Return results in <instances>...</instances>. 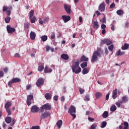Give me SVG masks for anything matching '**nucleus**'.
Here are the masks:
<instances>
[{
  "label": "nucleus",
  "instance_id": "obj_1",
  "mask_svg": "<svg viewBox=\"0 0 129 129\" xmlns=\"http://www.w3.org/2000/svg\"><path fill=\"white\" fill-rule=\"evenodd\" d=\"M72 70L74 73L75 74H78L81 72V68L79 67V60H78L77 62H75L72 65Z\"/></svg>",
  "mask_w": 129,
  "mask_h": 129
},
{
  "label": "nucleus",
  "instance_id": "obj_2",
  "mask_svg": "<svg viewBox=\"0 0 129 129\" xmlns=\"http://www.w3.org/2000/svg\"><path fill=\"white\" fill-rule=\"evenodd\" d=\"M68 113L73 116V118H76V107L74 105H71L68 110Z\"/></svg>",
  "mask_w": 129,
  "mask_h": 129
},
{
  "label": "nucleus",
  "instance_id": "obj_3",
  "mask_svg": "<svg viewBox=\"0 0 129 129\" xmlns=\"http://www.w3.org/2000/svg\"><path fill=\"white\" fill-rule=\"evenodd\" d=\"M99 50V49H98V51H95V52H94L91 59L92 62H95L98 60V56H99V55H100V53H98Z\"/></svg>",
  "mask_w": 129,
  "mask_h": 129
},
{
  "label": "nucleus",
  "instance_id": "obj_4",
  "mask_svg": "<svg viewBox=\"0 0 129 129\" xmlns=\"http://www.w3.org/2000/svg\"><path fill=\"white\" fill-rule=\"evenodd\" d=\"M44 109H45V110H50V109H51V105L49 104L48 103L43 105L40 108L39 112H44Z\"/></svg>",
  "mask_w": 129,
  "mask_h": 129
},
{
  "label": "nucleus",
  "instance_id": "obj_5",
  "mask_svg": "<svg viewBox=\"0 0 129 129\" xmlns=\"http://www.w3.org/2000/svg\"><path fill=\"white\" fill-rule=\"evenodd\" d=\"M18 82H21V79L18 78H15L13 79L11 81H10L8 82V85L9 86H11L13 83H17Z\"/></svg>",
  "mask_w": 129,
  "mask_h": 129
},
{
  "label": "nucleus",
  "instance_id": "obj_6",
  "mask_svg": "<svg viewBox=\"0 0 129 129\" xmlns=\"http://www.w3.org/2000/svg\"><path fill=\"white\" fill-rule=\"evenodd\" d=\"M7 31L8 34H13L16 32V29L14 27H12L11 25H7Z\"/></svg>",
  "mask_w": 129,
  "mask_h": 129
},
{
  "label": "nucleus",
  "instance_id": "obj_7",
  "mask_svg": "<svg viewBox=\"0 0 129 129\" xmlns=\"http://www.w3.org/2000/svg\"><path fill=\"white\" fill-rule=\"evenodd\" d=\"M44 82H45L44 79L40 78L37 80L36 84L38 87H40L44 85Z\"/></svg>",
  "mask_w": 129,
  "mask_h": 129
},
{
  "label": "nucleus",
  "instance_id": "obj_8",
  "mask_svg": "<svg viewBox=\"0 0 129 129\" xmlns=\"http://www.w3.org/2000/svg\"><path fill=\"white\" fill-rule=\"evenodd\" d=\"M51 115V113L50 112H44L41 114V116H40L41 119H44L45 118H47L48 116Z\"/></svg>",
  "mask_w": 129,
  "mask_h": 129
},
{
  "label": "nucleus",
  "instance_id": "obj_9",
  "mask_svg": "<svg viewBox=\"0 0 129 129\" xmlns=\"http://www.w3.org/2000/svg\"><path fill=\"white\" fill-rule=\"evenodd\" d=\"M40 110V108L36 105H34L31 107V111L33 113H37Z\"/></svg>",
  "mask_w": 129,
  "mask_h": 129
},
{
  "label": "nucleus",
  "instance_id": "obj_10",
  "mask_svg": "<svg viewBox=\"0 0 129 129\" xmlns=\"http://www.w3.org/2000/svg\"><path fill=\"white\" fill-rule=\"evenodd\" d=\"M34 98L33 96L32 95H27V105L29 106V105H31V100H32V99H33V98Z\"/></svg>",
  "mask_w": 129,
  "mask_h": 129
},
{
  "label": "nucleus",
  "instance_id": "obj_11",
  "mask_svg": "<svg viewBox=\"0 0 129 129\" xmlns=\"http://www.w3.org/2000/svg\"><path fill=\"white\" fill-rule=\"evenodd\" d=\"M64 8L67 14H70L71 12V6L67 4L64 5Z\"/></svg>",
  "mask_w": 129,
  "mask_h": 129
},
{
  "label": "nucleus",
  "instance_id": "obj_12",
  "mask_svg": "<svg viewBox=\"0 0 129 129\" xmlns=\"http://www.w3.org/2000/svg\"><path fill=\"white\" fill-rule=\"evenodd\" d=\"M62 19L64 23H67V22H69V21L71 20V17H70V16L63 15L62 16Z\"/></svg>",
  "mask_w": 129,
  "mask_h": 129
},
{
  "label": "nucleus",
  "instance_id": "obj_13",
  "mask_svg": "<svg viewBox=\"0 0 129 129\" xmlns=\"http://www.w3.org/2000/svg\"><path fill=\"white\" fill-rule=\"evenodd\" d=\"M105 10V4H104V2L101 4L99 6V11L100 12H104Z\"/></svg>",
  "mask_w": 129,
  "mask_h": 129
},
{
  "label": "nucleus",
  "instance_id": "obj_14",
  "mask_svg": "<svg viewBox=\"0 0 129 129\" xmlns=\"http://www.w3.org/2000/svg\"><path fill=\"white\" fill-rule=\"evenodd\" d=\"M92 24H93V28L96 30H97L99 28V24L97 21H92Z\"/></svg>",
  "mask_w": 129,
  "mask_h": 129
},
{
  "label": "nucleus",
  "instance_id": "obj_15",
  "mask_svg": "<svg viewBox=\"0 0 129 129\" xmlns=\"http://www.w3.org/2000/svg\"><path fill=\"white\" fill-rule=\"evenodd\" d=\"M12 101H7L5 106V108H10V107H11V106H12Z\"/></svg>",
  "mask_w": 129,
  "mask_h": 129
},
{
  "label": "nucleus",
  "instance_id": "obj_16",
  "mask_svg": "<svg viewBox=\"0 0 129 129\" xmlns=\"http://www.w3.org/2000/svg\"><path fill=\"white\" fill-rule=\"evenodd\" d=\"M112 97L114 99H115L117 97V89H115L113 91Z\"/></svg>",
  "mask_w": 129,
  "mask_h": 129
},
{
  "label": "nucleus",
  "instance_id": "obj_17",
  "mask_svg": "<svg viewBox=\"0 0 129 129\" xmlns=\"http://www.w3.org/2000/svg\"><path fill=\"white\" fill-rule=\"evenodd\" d=\"M30 37L31 40H35V38H36V33L34 32L31 31L30 33Z\"/></svg>",
  "mask_w": 129,
  "mask_h": 129
},
{
  "label": "nucleus",
  "instance_id": "obj_18",
  "mask_svg": "<svg viewBox=\"0 0 129 129\" xmlns=\"http://www.w3.org/2000/svg\"><path fill=\"white\" fill-rule=\"evenodd\" d=\"M62 124H63V121L62 120H59L56 122V125L58 126V128H61V126H62Z\"/></svg>",
  "mask_w": 129,
  "mask_h": 129
},
{
  "label": "nucleus",
  "instance_id": "obj_19",
  "mask_svg": "<svg viewBox=\"0 0 129 129\" xmlns=\"http://www.w3.org/2000/svg\"><path fill=\"white\" fill-rule=\"evenodd\" d=\"M52 71H53V70L52 69H49L48 70V66H46L44 69V73H51Z\"/></svg>",
  "mask_w": 129,
  "mask_h": 129
},
{
  "label": "nucleus",
  "instance_id": "obj_20",
  "mask_svg": "<svg viewBox=\"0 0 129 129\" xmlns=\"http://www.w3.org/2000/svg\"><path fill=\"white\" fill-rule=\"evenodd\" d=\"M116 56H121L122 55H124V51H121L120 49H118V51H116Z\"/></svg>",
  "mask_w": 129,
  "mask_h": 129
},
{
  "label": "nucleus",
  "instance_id": "obj_21",
  "mask_svg": "<svg viewBox=\"0 0 129 129\" xmlns=\"http://www.w3.org/2000/svg\"><path fill=\"white\" fill-rule=\"evenodd\" d=\"M61 58L63 59V60H68L69 59V56L66 54H62L61 55Z\"/></svg>",
  "mask_w": 129,
  "mask_h": 129
},
{
  "label": "nucleus",
  "instance_id": "obj_22",
  "mask_svg": "<svg viewBox=\"0 0 129 129\" xmlns=\"http://www.w3.org/2000/svg\"><path fill=\"white\" fill-rule=\"evenodd\" d=\"M121 99H122V100H121V101H122L123 103H124L128 101V99L127 98V97L126 96H124L122 97Z\"/></svg>",
  "mask_w": 129,
  "mask_h": 129
},
{
  "label": "nucleus",
  "instance_id": "obj_23",
  "mask_svg": "<svg viewBox=\"0 0 129 129\" xmlns=\"http://www.w3.org/2000/svg\"><path fill=\"white\" fill-rule=\"evenodd\" d=\"M122 103V101L118 100L117 102L115 103V104L116 106L118 107V108H119V107H120V105H121Z\"/></svg>",
  "mask_w": 129,
  "mask_h": 129
},
{
  "label": "nucleus",
  "instance_id": "obj_24",
  "mask_svg": "<svg viewBox=\"0 0 129 129\" xmlns=\"http://www.w3.org/2000/svg\"><path fill=\"white\" fill-rule=\"evenodd\" d=\"M40 39L43 42H46V40H48V36H47V35H43L40 37Z\"/></svg>",
  "mask_w": 129,
  "mask_h": 129
},
{
  "label": "nucleus",
  "instance_id": "obj_25",
  "mask_svg": "<svg viewBox=\"0 0 129 129\" xmlns=\"http://www.w3.org/2000/svg\"><path fill=\"white\" fill-rule=\"evenodd\" d=\"M5 121L7 123H10L11 121H12V117L10 116L7 117L5 119Z\"/></svg>",
  "mask_w": 129,
  "mask_h": 129
},
{
  "label": "nucleus",
  "instance_id": "obj_26",
  "mask_svg": "<svg viewBox=\"0 0 129 129\" xmlns=\"http://www.w3.org/2000/svg\"><path fill=\"white\" fill-rule=\"evenodd\" d=\"M129 48V44L125 43L123 46L121 47L122 50H127V48Z\"/></svg>",
  "mask_w": 129,
  "mask_h": 129
},
{
  "label": "nucleus",
  "instance_id": "obj_27",
  "mask_svg": "<svg viewBox=\"0 0 129 129\" xmlns=\"http://www.w3.org/2000/svg\"><path fill=\"white\" fill-rule=\"evenodd\" d=\"M116 14L118 16H121V15H123V10H119L116 11Z\"/></svg>",
  "mask_w": 129,
  "mask_h": 129
},
{
  "label": "nucleus",
  "instance_id": "obj_28",
  "mask_svg": "<svg viewBox=\"0 0 129 129\" xmlns=\"http://www.w3.org/2000/svg\"><path fill=\"white\" fill-rule=\"evenodd\" d=\"M45 97L46 98V99H51L52 98V96H51V95L50 94V93H47L46 94Z\"/></svg>",
  "mask_w": 129,
  "mask_h": 129
},
{
  "label": "nucleus",
  "instance_id": "obj_29",
  "mask_svg": "<svg viewBox=\"0 0 129 129\" xmlns=\"http://www.w3.org/2000/svg\"><path fill=\"white\" fill-rule=\"evenodd\" d=\"M39 72H42L44 70V63L42 66H39L38 69Z\"/></svg>",
  "mask_w": 129,
  "mask_h": 129
},
{
  "label": "nucleus",
  "instance_id": "obj_30",
  "mask_svg": "<svg viewBox=\"0 0 129 129\" xmlns=\"http://www.w3.org/2000/svg\"><path fill=\"white\" fill-rule=\"evenodd\" d=\"M82 74H83V75H85V74H87V73H88V72H89V71L88 70V69H86V68H84L83 70H82Z\"/></svg>",
  "mask_w": 129,
  "mask_h": 129
},
{
  "label": "nucleus",
  "instance_id": "obj_31",
  "mask_svg": "<svg viewBox=\"0 0 129 129\" xmlns=\"http://www.w3.org/2000/svg\"><path fill=\"white\" fill-rule=\"evenodd\" d=\"M102 116L104 118H106L108 116V112L105 111L102 114Z\"/></svg>",
  "mask_w": 129,
  "mask_h": 129
},
{
  "label": "nucleus",
  "instance_id": "obj_32",
  "mask_svg": "<svg viewBox=\"0 0 129 129\" xmlns=\"http://www.w3.org/2000/svg\"><path fill=\"white\" fill-rule=\"evenodd\" d=\"M96 98H99L102 96V94L100 92H97L95 94Z\"/></svg>",
  "mask_w": 129,
  "mask_h": 129
},
{
  "label": "nucleus",
  "instance_id": "obj_33",
  "mask_svg": "<svg viewBox=\"0 0 129 129\" xmlns=\"http://www.w3.org/2000/svg\"><path fill=\"white\" fill-rule=\"evenodd\" d=\"M107 124V122L106 121H103L101 123V128H104L105 126H106V125Z\"/></svg>",
  "mask_w": 129,
  "mask_h": 129
},
{
  "label": "nucleus",
  "instance_id": "obj_34",
  "mask_svg": "<svg viewBox=\"0 0 129 129\" xmlns=\"http://www.w3.org/2000/svg\"><path fill=\"white\" fill-rule=\"evenodd\" d=\"M81 61H88V58L85 57V56L83 55L82 57L81 58Z\"/></svg>",
  "mask_w": 129,
  "mask_h": 129
},
{
  "label": "nucleus",
  "instance_id": "obj_35",
  "mask_svg": "<svg viewBox=\"0 0 129 129\" xmlns=\"http://www.w3.org/2000/svg\"><path fill=\"white\" fill-rule=\"evenodd\" d=\"M10 22H11V18L10 17V16H7V17L5 18V22L6 23V24H9Z\"/></svg>",
  "mask_w": 129,
  "mask_h": 129
},
{
  "label": "nucleus",
  "instance_id": "obj_36",
  "mask_svg": "<svg viewBox=\"0 0 129 129\" xmlns=\"http://www.w3.org/2000/svg\"><path fill=\"white\" fill-rule=\"evenodd\" d=\"M31 23H34L36 22L37 18L36 17L34 16L33 17H30Z\"/></svg>",
  "mask_w": 129,
  "mask_h": 129
},
{
  "label": "nucleus",
  "instance_id": "obj_37",
  "mask_svg": "<svg viewBox=\"0 0 129 129\" xmlns=\"http://www.w3.org/2000/svg\"><path fill=\"white\" fill-rule=\"evenodd\" d=\"M110 110L111 111H113V112H114V111L116 110V106H115L114 105H112L110 107Z\"/></svg>",
  "mask_w": 129,
  "mask_h": 129
},
{
  "label": "nucleus",
  "instance_id": "obj_38",
  "mask_svg": "<svg viewBox=\"0 0 129 129\" xmlns=\"http://www.w3.org/2000/svg\"><path fill=\"white\" fill-rule=\"evenodd\" d=\"M112 42L110 40L108 39H106V44L107 46H109V45H111Z\"/></svg>",
  "mask_w": 129,
  "mask_h": 129
},
{
  "label": "nucleus",
  "instance_id": "obj_39",
  "mask_svg": "<svg viewBox=\"0 0 129 129\" xmlns=\"http://www.w3.org/2000/svg\"><path fill=\"white\" fill-rule=\"evenodd\" d=\"M100 21L103 24H106V18L105 16L103 17V19L100 20Z\"/></svg>",
  "mask_w": 129,
  "mask_h": 129
},
{
  "label": "nucleus",
  "instance_id": "obj_40",
  "mask_svg": "<svg viewBox=\"0 0 129 129\" xmlns=\"http://www.w3.org/2000/svg\"><path fill=\"white\" fill-rule=\"evenodd\" d=\"M11 11H12V7H11L9 10H8L6 12L8 17H10V16L11 15Z\"/></svg>",
  "mask_w": 129,
  "mask_h": 129
},
{
  "label": "nucleus",
  "instance_id": "obj_41",
  "mask_svg": "<svg viewBox=\"0 0 129 129\" xmlns=\"http://www.w3.org/2000/svg\"><path fill=\"white\" fill-rule=\"evenodd\" d=\"M87 62H83L81 64V67H82V68H85V67H87Z\"/></svg>",
  "mask_w": 129,
  "mask_h": 129
},
{
  "label": "nucleus",
  "instance_id": "obj_42",
  "mask_svg": "<svg viewBox=\"0 0 129 129\" xmlns=\"http://www.w3.org/2000/svg\"><path fill=\"white\" fill-rule=\"evenodd\" d=\"M124 125L123 129H128V123L127 122H124Z\"/></svg>",
  "mask_w": 129,
  "mask_h": 129
},
{
  "label": "nucleus",
  "instance_id": "obj_43",
  "mask_svg": "<svg viewBox=\"0 0 129 129\" xmlns=\"http://www.w3.org/2000/svg\"><path fill=\"white\" fill-rule=\"evenodd\" d=\"M15 122H16V119L13 118L11 120V126H14V125H15Z\"/></svg>",
  "mask_w": 129,
  "mask_h": 129
},
{
  "label": "nucleus",
  "instance_id": "obj_44",
  "mask_svg": "<svg viewBox=\"0 0 129 129\" xmlns=\"http://www.w3.org/2000/svg\"><path fill=\"white\" fill-rule=\"evenodd\" d=\"M5 108L8 113V115H11V114H12V112L11 111V109H10V108Z\"/></svg>",
  "mask_w": 129,
  "mask_h": 129
},
{
  "label": "nucleus",
  "instance_id": "obj_45",
  "mask_svg": "<svg viewBox=\"0 0 129 129\" xmlns=\"http://www.w3.org/2000/svg\"><path fill=\"white\" fill-rule=\"evenodd\" d=\"M104 44H106V39H104L101 41V46L104 45Z\"/></svg>",
  "mask_w": 129,
  "mask_h": 129
},
{
  "label": "nucleus",
  "instance_id": "obj_46",
  "mask_svg": "<svg viewBox=\"0 0 129 129\" xmlns=\"http://www.w3.org/2000/svg\"><path fill=\"white\" fill-rule=\"evenodd\" d=\"M29 18H32L33 17V16H34V10H31L29 12Z\"/></svg>",
  "mask_w": 129,
  "mask_h": 129
},
{
  "label": "nucleus",
  "instance_id": "obj_47",
  "mask_svg": "<svg viewBox=\"0 0 129 129\" xmlns=\"http://www.w3.org/2000/svg\"><path fill=\"white\" fill-rule=\"evenodd\" d=\"M84 100L85 101H89V95H86L85 96Z\"/></svg>",
  "mask_w": 129,
  "mask_h": 129
},
{
  "label": "nucleus",
  "instance_id": "obj_48",
  "mask_svg": "<svg viewBox=\"0 0 129 129\" xmlns=\"http://www.w3.org/2000/svg\"><path fill=\"white\" fill-rule=\"evenodd\" d=\"M50 37H51V39H55V32L51 33Z\"/></svg>",
  "mask_w": 129,
  "mask_h": 129
},
{
  "label": "nucleus",
  "instance_id": "obj_49",
  "mask_svg": "<svg viewBox=\"0 0 129 129\" xmlns=\"http://www.w3.org/2000/svg\"><path fill=\"white\" fill-rule=\"evenodd\" d=\"M44 23H48V22H49V18L48 17H45L44 20H43Z\"/></svg>",
  "mask_w": 129,
  "mask_h": 129
},
{
  "label": "nucleus",
  "instance_id": "obj_50",
  "mask_svg": "<svg viewBox=\"0 0 129 129\" xmlns=\"http://www.w3.org/2000/svg\"><path fill=\"white\" fill-rule=\"evenodd\" d=\"M109 51H112L113 50V45L111 44L108 47Z\"/></svg>",
  "mask_w": 129,
  "mask_h": 129
},
{
  "label": "nucleus",
  "instance_id": "obj_51",
  "mask_svg": "<svg viewBox=\"0 0 129 129\" xmlns=\"http://www.w3.org/2000/svg\"><path fill=\"white\" fill-rule=\"evenodd\" d=\"M80 94H83L84 92H85V90L83 89L80 88L79 90Z\"/></svg>",
  "mask_w": 129,
  "mask_h": 129
},
{
  "label": "nucleus",
  "instance_id": "obj_52",
  "mask_svg": "<svg viewBox=\"0 0 129 129\" xmlns=\"http://www.w3.org/2000/svg\"><path fill=\"white\" fill-rule=\"evenodd\" d=\"M8 10H9V8H8V7H7V6H4L3 7V11L7 12V11H8Z\"/></svg>",
  "mask_w": 129,
  "mask_h": 129
},
{
  "label": "nucleus",
  "instance_id": "obj_53",
  "mask_svg": "<svg viewBox=\"0 0 129 129\" xmlns=\"http://www.w3.org/2000/svg\"><path fill=\"white\" fill-rule=\"evenodd\" d=\"M115 7V4L114 3H112L110 6V9H113Z\"/></svg>",
  "mask_w": 129,
  "mask_h": 129
},
{
  "label": "nucleus",
  "instance_id": "obj_54",
  "mask_svg": "<svg viewBox=\"0 0 129 129\" xmlns=\"http://www.w3.org/2000/svg\"><path fill=\"white\" fill-rule=\"evenodd\" d=\"M39 24H41V25H43V24H44V20H42V19L41 18H39Z\"/></svg>",
  "mask_w": 129,
  "mask_h": 129
},
{
  "label": "nucleus",
  "instance_id": "obj_55",
  "mask_svg": "<svg viewBox=\"0 0 129 129\" xmlns=\"http://www.w3.org/2000/svg\"><path fill=\"white\" fill-rule=\"evenodd\" d=\"M101 29H102L103 30V29H105V28H106V25H105V24H102L101 26Z\"/></svg>",
  "mask_w": 129,
  "mask_h": 129
},
{
  "label": "nucleus",
  "instance_id": "obj_56",
  "mask_svg": "<svg viewBox=\"0 0 129 129\" xmlns=\"http://www.w3.org/2000/svg\"><path fill=\"white\" fill-rule=\"evenodd\" d=\"M95 127H96V125L93 124L91 127H90V129H95Z\"/></svg>",
  "mask_w": 129,
  "mask_h": 129
},
{
  "label": "nucleus",
  "instance_id": "obj_57",
  "mask_svg": "<svg viewBox=\"0 0 129 129\" xmlns=\"http://www.w3.org/2000/svg\"><path fill=\"white\" fill-rule=\"evenodd\" d=\"M46 51L49 52V50H50L51 47L49 46H47L46 47Z\"/></svg>",
  "mask_w": 129,
  "mask_h": 129
},
{
  "label": "nucleus",
  "instance_id": "obj_58",
  "mask_svg": "<svg viewBox=\"0 0 129 129\" xmlns=\"http://www.w3.org/2000/svg\"><path fill=\"white\" fill-rule=\"evenodd\" d=\"M14 57H16L17 58H19V57H21V55H20V54L17 53L15 54Z\"/></svg>",
  "mask_w": 129,
  "mask_h": 129
},
{
  "label": "nucleus",
  "instance_id": "obj_59",
  "mask_svg": "<svg viewBox=\"0 0 129 129\" xmlns=\"http://www.w3.org/2000/svg\"><path fill=\"white\" fill-rule=\"evenodd\" d=\"M105 54L106 55H108V50L107 49V48H105Z\"/></svg>",
  "mask_w": 129,
  "mask_h": 129
},
{
  "label": "nucleus",
  "instance_id": "obj_60",
  "mask_svg": "<svg viewBox=\"0 0 129 129\" xmlns=\"http://www.w3.org/2000/svg\"><path fill=\"white\" fill-rule=\"evenodd\" d=\"M88 120H89V121L92 122L94 120V118H91V117H88Z\"/></svg>",
  "mask_w": 129,
  "mask_h": 129
},
{
  "label": "nucleus",
  "instance_id": "obj_61",
  "mask_svg": "<svg viewBox=\"0 0 129 129\" xmlns=\"http://www.w3.org/2000/svg\"><path fill=\"white\" fill-rule=\"evenodd\" d=\"M53 100H54L55 101H57V100H58V96H54L53 97Z\"/></svg>",
  "mask_w": 129,
  "mask_h": 129
},
{
  "label": "nucleus",
  "instance_id": "obj_62",
  "mask_svg": "<svg viewBox=\"0 0 129 129\" xmlns=\"http://www.w3.org/2000/svg\"><path fill=\"white\" fill-rule=\"evenodd\" d=\"M4 77V72L0 71V78Z\"/></svg>",
  "mask_w": 129,
  "mask_h": 129
},
{
  "label": "nucleus",
  "instance_id": "obj_63",
  "mask_svg": "<svg viewBox=\"0 0 129 129\" xmlns=\"http://www.w3.org/2000/svg\"><path fill=\"white\" fill-rule=\"evenodd\" d=\"M108 98H109V93L106 95V100H108Z\"/></svg>",
  "mask_w": 129,
  "mask_h": 129
},
{
  "label": "nucleus",
  "instance_id": "obj_64",
  "mask_svg": "<svg viewBox=\"0 0 129 129\" xmlns=\"http://www.w3.org/2000/svg\"><path fill=\"white\" fill-rule=\"evenodd\" d=\"M95 13L97 14V16L98 17L99 16H100V12H99V11H96Z\"/></svg>",
  "mask_w": 129,
  "mask_h": 129
}]
</instances>
